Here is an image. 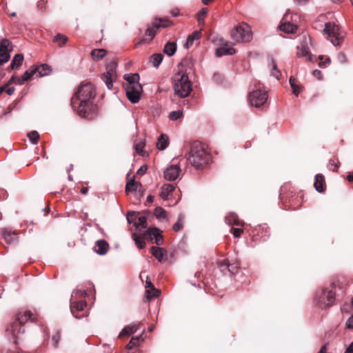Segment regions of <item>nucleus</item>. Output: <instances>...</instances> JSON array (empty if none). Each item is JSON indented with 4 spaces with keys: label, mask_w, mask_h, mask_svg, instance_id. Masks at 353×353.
Here are the masks:
<instances>
[{
    "label": "nucleus",
    "mask_w": 353,
    "mask_h": 353,
    "mask_svg": "<svg viewBox=\"0 0 353 353\" xmlns=\"http://www.w3.org/2000/svg\"><path fill=\"white\" fill-rule=\"evenodd\" d=\"M145 288H154L152 283L150 280H148V279H147V281H146Z\"/></svg>",
    "instance_id": "obj_62"
},
{
    "label": "nucleus",
    "mask_w": 353,
    "mask_h": 353,
    "mask_svg": "<svg viewBox=\"0 0 353 353\" xmlns=\"http://www.w3.org/2000/svg\"><path fill=\"white\" fill-rule=\"evenodd\" d=\"M154 215L158 219H165L167 218V212L161 207H157L155 208Z\"/></svg>",
    "instance_id": "obj_39"
},
{
    "label": "nucleus",
    "mask_w": 353,
    "mask_h": 353,
    "mask_svg": "<svg viewBox=\"0 0 353 353\" xmlns=\"http://www.w3.org/2000/svg\"><path fill=\"white\" fill-rule=\"evenodd\" d=\"M176 50V44L174 42H168L164 47L163 52L168 56H172Z\"/></svg>",
    "instance_id": "obj_31"
},
{
    "label": "nucleus",
    "mask_w": 353,
    "mask_h": 353,
    "mask_svg": "<svg viewBox=\"0 0 353 353\" xmlns=\"http://www.w3.org/2000/svg\"><path fill=\"white\" fill-rule=\"evenodd\" d=\"M289 82L290 87L292 89L293 93L296 96L299 95V94L301 92V88L299 85L296 84V79L293 77H290Z\"/></svg>",
    "instance_id": "obj_38"
},
{
    "label": "nucleus",
    "mask_w": 353,
    "mask_h": 353,
    "mask_svg": "<svg viewBox=\"0 0 353 353\" xmlns=\"http://www.w3.org/2000/svg\"><path fill=\"white\" fill-rule=\"evenodd\" d=\"M335 301V293L332 290H325L321 293L318 298V303L323 307L332 305Z\"/></svg>",
    "instance_id": "obj_11"
},
{
    "label": "nucleus",
    "mask_w": 353,
    "mask_h": 353,
    "mask_svg": "<svg viewBox=\"0 0 353 353\" xmlns=\"http://www.w3.org/2000/svg\"><path fill=\"white\" fill-rule=\"evenodd\" d=\"M225 223L229 225H239L242 224L241 221L238 219L237 215L234 212L230 213L227 216H225Z\"/></svg>",
    "instance_id": "obj_29"
},
{
    "label": "nucleus",
    "mask_w": 353,
    "mask_h": 353,
    "mask_svg": "<svg viewBox=\"0 0 353 353\" xmlns=\"http://www.w3.org/2000/svg\"><path fill=\"white\" fill-rule=\"evenodd\" d=\"M347 179L350 182H353V174H350L347 176Z\"/></svg>",
    "instance_id": "obj_64"
},
{
    "label": "nucleus",
    "mask_w": 353,
    "mask_h": 353,
    "mask_svg": "<svg viewBox=\"0 0 353 353\" xmlns=\"http://www.w3.org/2000/svg\"><path fill=\"white\" fill-rule=\"evenodd\" d=\"M270 75L276 79L277 80L279 79V77L281 75V72L278 70L276 63L275 61L273 59H271L270 62Z\"/></svg>",
    "instance_id": "obj_28"
},
{
    "label": "nucleus",
    "mask_w": 353,
    "mask_h": 353,
    "mask_svg": "<svg viewBox=\"0 0 353 353\" xmlns=\"http://www.w3.org/2000/svg\"><path fill=\"white\" fill-rule=\"evenodd\" d=\"M96 93L90 83L81 84L71 99L73 110L81 117L88 118L94 112L93 99Z\"/></svg>",
    "instance_id": "obj_1"
},
{
    "label": "nucleus",
    "mask_w": 353,
    "mask_h": 353,
    "mask_svg": "<svg viewBox=\"0 0 353 353\" xmlns=\"http://www.w3.org/2000/svg\"><path fill=\"white\" fill-rule=\"evenodd\" d=\"M28 137L30 141L33 144L37 143L39 139V134L37 131L30 132V133L28 134Z\"/></svg>",
    "instance_id": "obj_42"
},
{
    "label": "nucleus",
    "mask_w": 353,
    "mask_h": 353,
    "mask_svg": "<svg viewBox=\"0 0 353 353\" xmlns=\"http://www.w3.org/2000/svg\"><path fill=\"white\" fill-rule=\"evenodd\" d=\"M33 68L36 75L39 77L48 75L50 72V68L47 64H42Z\"/></svg>",
    "instance_id": "obj_22"
},
{
    "label": "nucleus",
    "mask_w": 353,
    "mask_h": 353,
    "mask_svg": "<svg viewBox=\"0 0 353 353\" xmlns=\"http://www.w3.org/2000/svg\"><path fill=\"white\" fill-rule=\"evenodd\" d=\"M126 219L129 223H132L136 219V213L134 212H130L128 213Z\"/></svg>",
    "instance_id": "obj_50"
},
{
    "label": "nucleus",
    "mask_w": 353,
    "mask_h": 353,
    "mask_svg": "<svg viewBox=\"0 0 353 353\" xmlns=\"http://www.w3.org/2000/svg\"><path fill=\"white\" fill-rule=\"evenodd\" d=\"M10 54L7 52H0V65L10 59Z\"/></svg>",
    "instance_id": "obj_46"
},
{
    "label": "nucleus",
    "mask_w": 353,
    "mask_h": 353,
    "mask_svg": "<svg viewBox=\"0 0 353 353\" xmlns=\"http://www.w3.org/2000/svg\"><path fill=\"white\" fill-rule=\"evenodd\" d=\"M141 336H137V337H132L130 340V341L127 344L126 348L128 350H131L134 347H136L139 345V340Z\"/></svg>",
    "instance_id": "obj_41"
},
{
    "label": "nucleus",
    "mask_w": 353,
    "mask_h": 353,
    "mask_svg": "<svg viewBox=\"0 0 353 353\" xmlns=\"http://www.w3.org/2000/svg\"><path fill=\"white\" fill-rule=\"evenodd\" d=\"M268 98L267 91L262 90L259 88L251 92L248 97L250 104L256 108L263 105L268 100Z\"/></svg>",
    "instance_id": "obj_8"
},
{
    "label": "nucleus",
    "mask_w": 353,
    "mask_h": 353,
    "mask_svg": "<svg viewBox=\"0 0 353 353\" xmlns=\"http://www.w3.org/2000/svg\"><path fill=\"white\" fill-rule=\"evenodd\" d=\"M155 23H159L161 24V27H168L170 24V21L166 19H160L159 21H156Z\"/></svg>",
    "instance_id": "obj_56"
},
{
    "label": "nucleus",
    "mask_w": 353,
    "mask_h": 353,
    "mask_svg": "<svg viewBox=\"0 0 353 353\" xmlns=\"http://www.w3.org/2000/svg\"><path fill=\"white\" fill-rule=\"evenodd\" d=\"M220 267L223 270L224 268H228L229 272L234 274L239 268L238 264L230 263L228 259H224L220 262Z\"/></svg>",
    "instance_id": "obj_23"
},
{
    "label": "nucleus",
    "mask_w": 353,
    "mask_h": 353,
    "mask_svg": "<svg viewBox=\"0 0 353 353\" xmlns=\"http://www.w3.org/2000/svg\"><path fill=\"white\" fill-rule=\"evenodd\" d=\"M6 86H8L7 85L5 86V91L7 92V94L8 95H12L14 91V87H10V88H6Z\"/></svg>",
    "instance_id": "obj_58"
},
{
    "label": "nucleus",
    "mask_w": 353,
    "mask_h": 353,
    "mask_svg": "<svg viewBox=\"0 0 353 353\" xmlns=\"http://www.w3.org/2000/svg\"><path fill=\"white\" fill-rule=\"evenodd\" d=\"M141 183H136L134 179H132L127 183L125 185V192L126 193H129L131 191H137L138 188H141Z\"/></svg>",
    "instance_id": "obj_33"
},
{
    "label": "nucleus",
    "mask_w": 353,
    "mask_h": 353,
    "mask_svg": "<svg viewBox=\"0 0 353 353\" xmlns=\"http://www.w3.org/2000/svg\"><path fill=\"white\" fill-rule=\"evenodd\" d=\"M147 234L152 238L154 237V243L158 245H161L163 243V236L160 234V231L157 228H150L147 231Z\"/></svg>",
    "instance_id": "obj_13"
},
{
    "label": "nucleus",
    "mask_w": 353,
    "mask_h": 353,
    "mask_svg": "<svg viewBox=\"0 0 353 353\" xmlns=\"http://www.w3.org/2000/svg\"><path fill=\"white\" fill-rule=\"evenodd\" d=\"M35 315L29 310H21L18 313L17 321L13 323L7 328L6 334L11 336L14 343H17L19 336L23 332L22 325L28 322L35 321Z\"/></svg>",
    "instance_id": "obj_2"
},
{
    "label": "nucleus",
    "mask_w": 353,
    "mask_h": 353,
    "mask_svg": "<svg viewBox=\"0 0 353 353\" xmlns=\"http://www.w3.org/2000/svg\"><path fill=\"white\" fill-rule=\"evenodd\" d=\"M313 75L317 77L319 79H321V72L318 70H315L313 71Z\"/></svg>",
    "instance_id": "obj_61"
},
{
    "label": "nucleus",
    "mask_w": 353,
    "mask_h": 353,
    "mask_svg": "<svg viewBox=\"0 0 353 353\" xmlns=\"http://www.w3.org/2000/svg\"><path fill=\"white\" fill-rule=\"evenodd\" d=\"M18 78H19V77H14V76H12V77L10 78V79L9 80V81H8V83L7 85H8L10 83H15V82H17V79H18Z\"/></svg>",
    "instance_id": "obj_63"
},
{
    "label": "nucleus",
    "mask_w": 353,
    "mask_h": 353,
    "mask_svg": "<svg viewBox=\"0 0 353 353\" xmlns=\"http://www.w3.org/2000/svg\"><path fill=\"white\" fill-rule=\"evenodd\" d=\"M208 8H203L197 14V20L199 23H204V17L208 13Z\"/></svg>",
    "instance_id": "obj_43"
},
{
    "label": "nucleus",
    "mask_w": 353,
    "mask_h": 353,
    "mask_svg": "<svg viewBox=\"0 0 353 353\" xmlns=\"http://www.w3.org/2000/svg\"><path fill=\"white\" fill-rule=\"evenodd\" d=\"M84 294H85V292L84 290H77L75 291H73L72 296H73L74 295V296H77V295L83 296Z\"/></svg>",
    "instance_id": "obj_57"
},
{
    "label": "nucleus",
    "mask_w": 353,
    "mask_h": 353,
    "mask_svg": "<svg viewBox=\"0 0 353 353\" xmlns=\"http://www.w3.org/2000/svg\"><path fill=\"white\" fill-rule=\"evenodd\" d=\"M139 329V324H134L125 327L121 332L119 336L123 335H131Z\"/></svg>",
    "instance_id": "obj_26"
},
{
    "label": "nucleus",
    "mask_w": 353,
    "mask_h": 353,
    "mask_svg": "<svg viewBox=\"0 0 353 353\" xmlns=\"http://www.w3.org/2000/svg\"><path fill=\"white\" fill-rule=\"evenodd\" d=\"M134 240L135 241L137 246L139 249H142L145 247V241L143 240H142L141 239L136 236L135 234H134Z\"/></svg>",
    "instance_id": "obj_48"
},
{
    "label": "nucleus",
    "mask_w": 353,
    "mask_h": 353,
    "mask_svg": "<svg viewBox=\"0 0 353 353\" xmlns=\"http://www.w3.org/2000/svg\"><path fill=\"white\" fill-rule=\"evenodd\" d=\"M124 79L127 81L125 87L133 85L134 84H139V75L137 73L125 74Z\"/></svg>",
    "instance_id": "obj_20"
},
{
    "label": "nucleus",
    "mask_w": 353,
    "mask_h": 353,
    "mask_svg": "<svg viewBox=\"0 0 353 353\" xmlns=\"http://www.w3.org/2000/svg\"><path fill=\"white\" fill-rule=\"evenodd\" d=\"M169 143V139L167 135L162 134L159 137L157 142V148L160 150H165Z\"/></svg>",
    "instance_id": "obj_25"
},
{
    "label": "nucleus",
    "mask_w": 353,
    "mask_h": 353,
    "mask_svg": "<svg viewBox=\"0 0 353 353\" xmlns=\"http://www.w3.org/2000/svg\"><path fill=\"white\" fill-rule=\"evenodd\" d=\"M60 339H61V334L59 332H57L56 334H54L52 336V341L54 343V347H57L58 346Z\"/></svg>",
    "instance_id": "obj_51"
},
{
    "label": "nucleus",
    "mask_w": 353,
    "mask_h": 353,
    "mask_svg": "<svg viewBox=\"0 0 353 353\" xmlns=\"http://www.w3.org/2000/svg\"><path fill=\"white\" fill-rule=\"evenodd\" d=\"M210 159V154L200 143H194L190 152L188 161L196 168H200L208 163Z\"/></svg>",
    "instance_id": "obj_3"
},
{
    "label": "nucleus",
    "mask_w": 353,
    "mask_h": 353,
    "mask_svg": "<svg viewBox=\"0 0 353 353\" xmlns=\"http://www.w3.org/2000/svg\"><path fill=\"white\" fill-rule=\"evenodd\" d=\"M325 181L323 176L321 174H318L315 176V181L314 186L316 190L319 192H323L325 190L324 188Z\"/></svg>",
    "instance_id": "obj_19"
},
{
    "label": "nucleus",
    "mask_w": 353,
    "mask_h": 353,
    "mask_svg": "<svg viewBox=\"0 0 353 353\" xmlns=\"http://www.w3.org/2000/svg\"><path fill=\"white\" fill-rule=\"evenodd\" d=\"M337 59L340 63H345L346 61V57L344 53L340 52L337 56Z\"/></svg>",
    "instance_id": "obj_55"
},
{
    "label": "nucleus",
    "mask_w": 353,
    "mask_h": 353,
    "mask_svg": "<svg viewBox=\"0 0 353 353\" xmlns=\"http://www.w3.org/2000/svg\"><path fill=\"white\" fill-rule=\"evenodd\" d=\"M183 227L182 221L181 219H179L178 221L173 225V230L175 232L179 231Z\"/></svg>",
    "instance_id": "obj_52"
},
{
    "label": "nucleus",
    "mask_w": 353,
    "mask_h": 353,
    "mask_svg": "<svg viewBox=\"0 0 353 353\" xmlns=\"http://www.w3.org/2000/svg\"><path fill=\"white\" fill-rule=\"evenodd\" d=\"M108 248L109 245L105 240H99L96 242L94 251L100 255H103L107 253Z\"/></svg>",
    "instance_id": "obj_14"
},
{
    "label": "nucleus",
    "mask_w": 353,
    "mask_h": 353,
    "mask_svg": "<svg viewBox=\"0 0 353 353\" xmlns=\"http://www.w3.org/2000/svg\"><path fill=\"white\" fill-rule=\"evenodd\" d=\"M344 353H353V341L348 345Z\"/></svg>",
    "instance_id": "obj_60"
},
{
    "label": "nucleus",
    "mask_w": 353,
    "mask_h": 353,
    "mask_svg": "<svg viewBox=\"0 0 353 353\" xmlns=\"http://www.w3.org/2000/svg\"><path fill=\"white\" fill-rule=\"evenodd\" d=\"M36 74L34 70V68H32L30 70L26 71L23 74L17 79V83L20 85L23 84L24 82L30 81L33 75Z\"/></svg>",
    "instance_id": "obj_27"
},
{
    "label": "nucleus",
    "mask_w": 353,
    "mask_h": 353,
    "mask_svg": "<svg viewBox=\"0 0 353 353\" xmlns=\"http://www.w3.org/2000/svg\"><path fill=\"white\" fill-rule=\"evenodd\" d=\"M235 50L234 48L231 46H228L227 45L223 46L221 47L218 48L216 50V56L219 57L225 55H232L235 53Z\"/></svg>",
    "instance_id": "obj_15"
},
{
    "label": "nucleus",
    "mask_w": 353,
    "mask_h": 353,
    "mask_svg": "<svg viewBox=\"0 0 353 353\" xmlns=\"http://www.w3.org/2000/svg\"><path fill=\"white\" fill-rule=\"evenodd\" d=\"M3 238L7 243L12 244L17 241L18 237L15 232H12L9 229L3 230Z\"/></svg>",
    "instance_id": "obj_17"
},
{
    "label": "nucleus",
    "mask_w": 353,
    "mask_h": 353,
    "mask_svg": "<svg viewBox=\"0 0 353 353\" xmlns=\"http://www.w3.org/2000/svg\"><path fill=\"white\" fill-rule=\"evenodd\" d=\"M163 59V56L162 54H153L150 58V61L152 63L154 67L158 68L162 62Z\"/></svg>",
    "instance_id": "obj_34"
},
{
    "label": "nucleus",
    "mask_w": 353,
    "mask_h": 353,
    "mask_svg": "<svg viewBox=\"0 0 353 353\" xmlns=\"http://www.w3.org/2000/svg\"><path fill=\"white\" fill-rule=\"evenodd\" d=\"M323 31L334 46H340L344 36L341 34L337 26L334 23H327L325 25Z\"/></svg>",
    "instance_id": "obj_6"
},
{
    "label": "nucleus",
    "mask_w": 353,
    "mask_h": 353,
    "mask_svg": "<svg viewBox=\"0 0 353 353\" xmlns=\"http://www.w3.org/2000/svg\"><path fill=\"white\" fill-rule=\"evenodd\" d=\"M231 232L235 237H239L243 232V230L240 228H232Z\"/></svg>",
    "instance_id": "obj_53"
},
{
    "label": "nucleus",
    "mask_w": 353,
    "mask_h": 353,
    "mask_svg": "<svg viewBox=\"0 0 353 353\" xmlns=\"http://www.w3.org/2000/svg\"><path fill=\"white\" fill-rule=\"evenodd\" d=\"M297 29V27L290 23H285L280 26V30L285 33H293Z\"/></svg>",
    "instance_id": "obj_32"
},
{
    "label": "nucleus",
    "mask_w": 353,
    "mask_h": 353,
    "mask_svg": "<svg viewBox=\"0 0 353 353\" xmlns=\"http://www.w3.org/2000/svg\"><path fill=\"white\" fill-rule=\"evenodd\" d=\"M346 327L353 329V314L347 320Z\"/></svg>",
    "instance_id": "obj_54"
},
{
    "label": "nucleus",
    "mask_w": 353,
    "mask_h": 353,
    "mask_svg": "<svg viewBox=\"0 0 353 353\" xmlns=\"http://www.w3.org/2000/svg\"><path fill=\"white\" fill-rule=\"evenodd\" d=\"M145 293L147 298L151 299L159 296L160 291L155 288H150V290H147Z\"/></svg>",
    "instance_id": "obj_40"
},
{
    "label": "nucleus",
    "mask_w": 353,
    "mask_h": 353,
    "mask_svg": "<svg viewBox=\"0 0 353 353\" xmlns=\"http://www.w3.org/2000/svg\"><path fill=\"white\" fill-rule=\"evenodd\" d=\"M125 89L126 96L132 103H137L139 101L141 95L143 92V88L140 83L125 86Z\"/></svg>",
    "instance_id": "obj_10"
},
{
    "label": "nucleus",
    "mask_w": 353,
    "mask_h": 353,
    "mask_svg": "<svg viewBox=\"0 0 353 353\" xmlns=\"http://www.w3.org/2000/svg\"><path fill=\"white\" fill-rule=\"evenodd\" d=\"M74 307L77 310L81 311L86 307V303L83 301H80L74 303Z\"/></svg>",
    "instance_id": "obj_49"
},
{
    "label": "nucleus",
    "mask_w": 353,
    "mask_h": 353,
    "mask_svg": "<svg viewBox=\"0 0 353 353\" xmlns=\"http://www.w3.org/2000/svg\"><path fill=\"white\" fill-rule=\"evenodd\" d=\"M116 68L115 61L110 62L106 65V71L102 75V79L109 90L112 88V83L117 79Z\"/></svg>",
    "instance_id": "obj_9"
},
{
    "label": "nucleus",
    "mask_w": 353,
    "mask_h": 353,
    "mask_svg": "<svg viewBox=\"0 0 353 353\" xmlns=\"http://www.w3.org/2000/svg\"><path fill=\"white\" fill-rule=\"evenodd\" d=\"M201 31H196L192 34H190L187 39L185 47L189 48L192 46L194 41H198L201 37Z\"/></svg>",
    "instance_id": "obj_21"
},
{
    "label": "nucleus",
    "mask_w": 353,
    "mask_h": 353,
    "mask_svg": "<svg viewBox=\"0 0 353 353\" xmlns=\"http://www.w3.org/2000/svg\"><path fill=\"white\" fill-rule=\"evenodd\" d=\"M174 190V187L172 185L164 184L161 188L159 195L163 200H167Z\"/></svg>",
    "instance_id": "obj_18"
},
{
    "label": "nucleus",
    "mask_w": 353,
    "mask_h": 353,
    "mask_svg": "<svg viewBox=\"0 0 353 353\" xmlns=\"http://www.w3.org/2000/svg\"><path fill=\"white\" fill-rule=\"evenodd\" d=\"M68 39L66 36L61 34H57L54 38L53 39V41L58 44L59 46L61 47L64 44H65L68 41Z\"/></svg>",
    "instance_id": "obj_37"
},
{
    "label": "nucleus",
    "mask_w": 353,
    "mask_h": 353,
    "mask_svg": "<svg viewBox=\"0 0 353 353\" xmlns=\"http://www.w3.org/2000/svg\"><path fill=\"white\" fill-rule=\"evenodd\" d=\"M152 254L159 261L163 262L165 259V251L163 248L152 246L151 248Z\"/></svg>",
    "instance_id": "obj_16"
},
{
    "label": "nucleus",
    "mask_w": 353,
    "mask_h": 353,
    "mask_svg": "<svg viewBox=\"0 0 353 353\" xmlns=\"http://www.w3.org/2000/svg\"><path fill=\"white\" fill-rule=\"evenodd\" d=\"M137 226H141L143 228H146L147 227V218L145 216H139L138 219V222L136 223Z\"/></svg>",
    "instance_id": "obj_47"
},
{
    "label": "nucleus",
    "mask_w": 353,
    "mask_h": 353,
    "mask_svg": "<svg viewBox=\"0 0 353 353\" xmlns=\"http://www.w3.org/2000/svg\"><path fill=\"white\" fill-rule=\"evenodd\" d=\"M23 61V56L21 54H17L13 57L11 63L10 68L11 69H14L15 68H18L21 66Z\"/></svg>",
    "instance_id": "obj_30"
},
{
    "label": "nucleus",
    "mask_w": 353,
    "mask_h": 353,
    "mask_svg": "<svg viewBox=\"0 0 353 353\" xmlns=\"http://www.w3.org/2000/svg\"><path fill=\"white\" fill-rule=\"evenodd\" d=\"M174 90L175 94L181 98L188 96L192 90L188 77L185 73H178L174 77Z\"/></svg>",
    "instance_id": "obj_4"
},
{
    "label": "nucleus",
    "mask_w": 353,
    "mask_h": 353,
    "mask_svg": "<svg viewBox=\"0 0 353 353\" xmlns=\"http://www.w3.org/2000/svg\"><path fill=\"white\" fill-rule=\"evenodd\" d=\"M311 38L309 36H303L300 44L297 46L296 57H305L307 61H312V54L310 52Z\"/></svg>",
    "instance_id": "obj_7"
},
{
    "label": "nucleus",
    "mask_w": 353,
    "mask_h": 353,
    "mask_svg": "<svg viewBox=\"0 0 353 353\" xmlns=\"http://www.w3.org/2000/svg\"><path fill=\"white\" fill-rule=\"evenodd\" d=\"M231 37L236 42H248L252 38L251 28L246 23L240 24L232 30Z\"/></svg>",
    "instance_id": "obj_5"
},
{
    "label": "nucleus",
    "mask_w": 353,
    "mask_h": 353,
    "mask_svg": "<svg viewBox=\"0 0 353 353\" xmlns=\"http://www.w3.org/2000/svg\"><path fill=\"white\" fill-rule=\"evenodd\" d=\"M161 27V24L159 23H154V24L148 28L146 30V34L150 37V40H152L156 34L157 30L158 28Z\"/></svg>",
    "instance_id": "obj_36"
},
{
    "label": "nucleus",
    "mask_w": 353,
    "mask_h": 353,
    "mask_svg": "<svg viewBox=\"0 0 353 353\" xmlns=\"http://www.w3.org/2000/svg\"><path fill=\"white\" fill-rule=\"evenodd\" d=\"M183 115V112L181 110L178 111H172L169 114V118L172 121H176L178 119L181 118Z\"/></svg>",
    "instance_id": "obj_44"
},
{
    "label": "nucleus",
    "mask_w": 353,
    "mask_h": 353,
    "mask_svg": "<svg viewBox=\"0 0 353 353\" xmlns=\"http://www.w3.org/2000/svg\"><path fill=\"white\" fill-rule=\"evenodd\" d=\"M181 171L179 165H170L164 171V177L168 181H174L179 177Z\"/></svg>",
    "instance_id": "obj_12"
},
{
    "label": "nucleus",
    "mask_w": 353,
    "mask_h": 353,
    "mask_svg": "<svg viewBox=\"0 0 353 353\" xmlns=\"http://www.w3.org/2000/svg\"><path fill=\"white\" fill-rule=\"evenodd\" d=\"M12 50L11 42L7 39H3L0 41V52H7L9 53Z\"/></svg>",
    "instance_id": "obj_35"
},
{
    "label": "nucleus",
    "mask_w": 353,
    "mask_h": 353,
    "mask_svg": "<svg viewBox=\"0 0 353 353\" xmlns=\"http://www.w3.org/2000/svg\"><path fill=\"white\" fill-rule=\"evenodd\" d=\"M146 170H147V166L143 165L137 170V174H143L145 172Z\"/></svg>",
    "instance_id": "obj_59"
},
{
    "label": "nucleus",
    "mask_w": 353,
    "mask_h": 353,
    "mask_svg": "<svg viewBox=\"0 0 353 353\" xmlns=\"http://www.w3.org/2000/svg\"><path fill=\"white\" fill-rule=\"evenodd\" d=\"M107 50L105 49H94L90 52V55L94 61H99L102 59L107 54Z\"/></svg>",
    "instance_id": "obj_24"
},
{
    "label": "nucleus",
    "mask_w": 353,
    "mask_h": 353,
    "mask_svg": "<svg viewBox=\"0 0 353 353\" xmlns=\"http://www.w3.org/2000/svg\"><path fill=\"white\" fill-rule=\"evenodd\" d=\"M145 147V142L143 140L137 141L134 145V148L138 154H141L143 148Z\"/></svg>",
    "instance_id": "obj_45"
}]
</instances>
